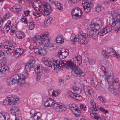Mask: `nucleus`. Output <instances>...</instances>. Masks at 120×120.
<instances>
[{
  "mask_svg": "<svg viewBox=\"0 0 120 120\" xmlns=\"http://www.w3.org/2000/svg\"><path fill=\"white\" fill-rule=\"evenodd\" d=\"M16 52L19 53L20 55L22 54L23 52V49H22L19 48L15 50Z\"/></svg>",
  "mask_w": 120,
  "mask_h": 120,
  "instance_id": "41",
  "label": "nucleus"
},
{
  "mask_svg": "<svg viewBox=\"0 0 120 120\" xmlns=\"http://www.w3.org/2000/svg\"><path fill=\"white\" fill-rule=\"evenodd\" d=\"M59 57L60 59H63L66 58L64 55L62 54V53H59Z\"/></svg>",
  "mask_w": 120,
  "mask_h": 120,
  "instance_id": "50",
  "label": "nucleus"
},
{
  "mask_svg": "<svg viewBox=\"0 0 120 120\" xmlns=\"http://www.w3.org/2000/svg\"><path fill=\"white\" fill-rule=\"evenodd\" d=\"M21 20L23 22V23H24L27 24L28 23V22L27 21V19L25 17L22 18Z\"/></svg>",
  "mask_w": 120,
  "mask_h": 120,
  "instance_id": "46",
  "label": "nucleus"
},
{
  "mask_svg": "<svg viewBox=\"0 0 120 120\" xmlns=\"http://www.w3.org/2000/svg\"><path fill=\"white\" fill-rule=\"evenodd\" d=\"M68 106L69 108L72 110H74L75 109H77V107L75 105L74 103L70 104Z\"/></svg>",
  "mask_w": 120,
  "mask_h": 120,
  "instance_id": "34",
  "label": "nucleus"
},
{
  "mask_svg": "<svg viewBox=\"0 0 120 120\" xmlns=\"http://www.w3.org/2000/svg\"><path fill=\"white\" fill-rule=\"evenodd\" d=\"M15 98L12 97H9V99H10V100H9V104L11 105H14L15 103L17 102L19 100V98L17 97L16 98H15Z\"/></svg>",
  "mask_w": 120,
  "mask_h": 120,
  "instance_id": "26",
  "label": "nucleus"
},
{
  "mask_svg": "<svg viewBox=\"0 0 120 120\" xmlns=\"http://www.w3.org/2000/svg\"><path fill=\"white\" fill-rule=\"evenodd\" d=\"M59 82L60 86L64 83V80L61 79H60L58 80Z\"/></svg>",
  "mask_w": 120,
  "mask_h": 120,
  "instance_id": "62",
  "label": "nucleus"
},
{
  "mask_svg": "<svg viewBox=\"0 0 120 120\" xmlns=\"http://www.w3.org/2000/svg\"><path fill=\"white\" fill-rule=\"evenodd\" d=\"M68 50L67 51L65 50L64 51V52H63V53H62V54L64 55L65 57H67L68 55Z\"/></svg>",
  "mask_w": 120,
  "mask_h": 120,
  "instance_id": "54",
  "label": "nucleus"
},
{
  "mask_svg": "<svg viewBox=\"0 0 120 120\" xmlns=\"http://www.w3.org/2000/svg\"><path fill=\"white\" fill-rule=\"evenodd\" d=\"M45 46L47 47L48 49L50 50H53L56 48V45L54 44L51 43L48 44V45H46Z\"/></svg>",
  "mask_w": 120,
  "mask_h": 120,
  "instance_id": "29",
  "label": "nucleus"
},
{
  "mask_svg": "<svg viewBox=\"0 0 120 120\" xmlns=\"http://www.w3.org/2000/svg\"><path fill=\"white\" fill-rule=\"evenodd\" d=\"M9 71L7 66L2 65V60H0V77L4 76Z\"/></svg>",
  "mask_w": 120,
  "mask_h": 120,
  "instance_id": "13",
  "label": "nucleus"
},
{
  "mask_svg": "<svg viewBox=\"0 0 120 120\" xmlns=\"http://www.w3.org/2000/svg\"><path fill=\"white\" fill-rule=\"evenodd\" d=\"M83 89L86 94L90 98H91L93 97V93L92 90L89 88L88 86H84V87Z\"/></svg>",
  "mask_w": 120,
  "mask_h": 120,
  "instance_id": "22",
  "label": "nucleus"
},
{
  "mask_svg": "<svg viewBox=\"0 0 120 120\" xmlns=\"http://www.w3.org/2000/svg\"><path fill=\"white\" fill-rule=\"evenodd\" d=\"M18 78V76L17 74L14 75L13 78L12 77L8 78L6 81L7 84L8 85L15 84L16 83L17 81L16 79Z\"/></svg>",
  "mask_w": 120,
  "mask_h": 120,
  "instance_id": "16",
  "label": "nucleus"
},
{
  "mask_svg": "<svg viewBox=\"0 0 120 120\" xmlns=\"http://www.w3.org/2000/svg\"><path fill=\"white\" fill-rule=\"evenodd\" d=\"M11 21L10 20H8L5 24V26L7 27H8L10 28L11 26Z\"/></svg>",
  "mask_w": 120,
  "mask_h": 120,
  "instance_id": "60",
  "label": "nucleus"
},
{
  "mask_svg": "<svg viewBox=\"0 0 120 120\" xmlns=\"http://www.w3.org/2000/svg\"><path fill=\"white\" fill-rule=\"evenodd\" d=\"M109 13L112 17L109 20L110 25L113 27L118 26L120 24V14L115 11H109Z\"/></svg>",
  "mask_w": 120,
  "mask_h": 120,
  "instance_id": "6",
  "label": "nucleus"
},
{
  "mask_svg": "<svg viewBox=\"0 0 120 120\" xmlns=\"http://www.w3.org/2000/svg\"><path fill=\"white\" fill-rule=\"evenodd\" d=\"M22 67V64L20 63H18L16 66L15 70L16 71H18Z\"/></svg>",
  "mask_w": 120,
  "mask_h": 120,
  "instance_id": "35",
  "label": "nucleus"
},
{
  "mask_svg": "<svg viewBox=\"0 0 120 120\" xmlns=\"http://www.w3.org/2000/svg\"><path fill=\"white\" fill-rule=\"evenodd\" d=\"M91 107L90 108H89V111L90 112L91 110L93 112H95V111H97L98 109L97 107L95 102H94V100L92 99L90 101Z\"/></svg>",
  "mask_w": 120,
  "mask_h": 120,
  "instance_id": "23",
  "label": "nucleus"
},
{
  "mask_svg": "<svg viewBox=\"0 0 120 120\" xmlns=\"http://www.w3.org/2000/svg\"><path fill=\"white\" fill-rule=\"evenodd\" d=\"M80 108L82 109L85 110H86V107L85 105L81 104L80 106Z\"/></svg>",
  "mask_w": 120,
  "mask_h": 120,
  "instance_id": "51",
  "label": "nucleus"
},
{
  "mask_svg": "<svg viewBox=\"0 0 120 120\" xmlns=\"http://www.w3.org/2000/svg\"><path fill=\"white\" fill-rule=\"evenodd\" d=\"M102 21L100 19L96 18L93 19L90 23V28L91 30L90 32V35L94 39H96L98 37V33H93L100 29L102 26Z\"/></svg>",
  "mask_w": 120,
  "mask_h": 120,
  "instance_id": "3",
  "label": "nucleus"
},
{
  "mask_svg": "<svg viewBox=\"0 0 120 120\" xmlns=\"http://www.w3.org/2000/svg\"><path fill=\"white\" fill-rule=\"evenodd\" d=\"M73 60H81L82 57L79 55H76L74 56L73 57Z\"/></svg>",
  "mask_w": 120,
  "mask_h": 120,
  "instance_id": "42",
  "label": "nucleus"
},
{
  "mask_svg": "<svg viewBox=\"0 0 120 120\" xmlns=\"http://www.w3.org/2000/svg\"><path fill=\"white\" fill-rule=\"evenodd\" d=\"M111 27L108 26L106 25L105 27L102 30H101L98 33V35L100 36L103 35L107 32H110L112 30Z\"/></svg>",
  "mask_w": 120,
  "mask_h": 120,
  "instance_id": "20",
  "label": "nucleus"
},
{
  "mask_svg": "<svg viewBox=\"0 0 120 120\" xmlns=\"http://www.w3.org/2000/svg\"><path fill=\"white\" fill-rule=\"evenodd\" d=\"M18 78L16 79V83L18 86H20L23 84L25 83V79L28 76V74L26 72H23L20 76L17 74Z\"/></svg>",
  "mask_w": 120,
  "mask_h": 120,
  "instance_id": "7",
  "label": "nucleus"
},
{
  "mask_svg": "<svg viewBox=\"0 0 120 120\" xmlns=\"http://www.w3.org/2000/svg\"><path fill=\"white\" fill-rule=\"evenodd\" d=\"M71 61L55 60V61H53V62L50 60H42V61L45 65H47L51 68L53 65L54 70L60 69L62 66H64L67 68L72 67L73 72V74L74 76L76 77L84 76L85 73L78 67H74L75 66L74 63Z\"/></svg>",
  "mask_w": 120,
  "mask_h": 120,
  "instance_id": "1",
  "label": "nucleus"
},
{
  "mask_svg": "<svg viewBox=\"0 0 120 120\" xmlns=\"http://www.w3.org/2000/svg\"><path fill=\"white\" fill-rule=\"evenodd\" d=\"M35 25L33 22H30L29 23V29L30 30H32L34 27Z\"/></svg>",
  "mask_w": 120,
  "mask_h": 120,
  "instance_id": "36",
  "label": "nucleus"
},
{
  "mask_svg": "<svg viewBox=\"0 0 120 120\" xmlns=\"http://www.w3.org/2000/svg\"><path fill=\"white\" fill-rule=\"evenodd\" d=\"M34 51L36 53L41 55H44L46 54V49L44 48L39 47L34 48Z\"/></svg>",
  "mask_w": 120,
  "mask_h": 120,
  "instance_id": "18",
  "label": "nucleus"
},
{
  "mask_svg": "<svg viewBox=\"0 0 120 120\" xmlns=\"http://www.w3.org/2000/svg\"><path fill=\"white\" fill-rule=\"evenodd\" d=\"M111 81L110 79H109V80L108 81H107L109 84L110 83V85L109 86V89L111 91L114 89V87H115L116 88H118L119 86V84L118 83V80L117 78H116L115 79Z\"/></svg>",
  "mask_w": 120,
  "mask_h": 120,
  "instance_id": "11",
  "label": "nucleus"
},
{
  "mask_svg": "<svg viewBox=\"0 0 120 120\" xmlns=\"http://www.w3.org/2000/svg\"><path fill=\"white\" fill-rule=\"evenodd\" d=\"M101 6L99 5L97 6L96 8V11L98 12L101 11Z\"/></svg>",
  "mask_w": 120,
  "mask_h": 120,
  "instance_id": "55",
  "label": "nucleus"
},
{
  "mask_svg": "<svg viewBox=\"0 0 120 120\" xmlns=\"http://www.w3.org/2000/svg\"><path fill=\"white\" fill-rule=\"evenodd\" d=\"M102 54H103V56L105 57V58L108 59L109 57V56L108 55L106 52V51L103 50L102 52Z\"/></svg>",
  "mask_w": 120,
  "mask_h": 120,
  "instance_id": "47",
  "label": "nucleus"
},
{
  "mask_svg": "<svg viewBox=\"0 0 120 120\" xmlns=\"http://www.w3.org/2000/svg\"><path fill=\"white\" fill-rule=\"evenodd\" d=\"M82 12L78 7L72 9L71 14L73 19H76L80 17L82 15Z\"/></svg>",
  "mask_w": 120,
  "mask_h": 120,
  "instance_id": "9",
  "label": "nucleus"
},
{
  "mask_svg": "<svg viewBox=\"0 0 120 120\" xmlns=\"http://www.w3.org/2000/svg\"><path fill=\"white\" fill-rule=\"evenodd\" d=\"M26 0L35 9V10L33 11V14L36 17L41 16V14H42L44 15H48L52 11V8L49 4H44L43 6L39 5L38 8V7H36L35 4H34L33 0Z\"/></svg>",
  "mask_w": 120,
  "mask_h": 120,
  "instance_id": "2",
  "label": "nucleus"
},
{
  "mask_svg": "<svg viewBox=\"0 0 120 120\" xmlns=\"http://www.w3.org/2000/svg\"><path fill=\"white\" fill-rule=\"evenodd\" d=\"M4 46V48L8 49L6 51L8 54H10L12 53L14 50V46L10 42H6Z\"/></svg>",
  "mask_w": 120,
  "mask_h": 120,
  "instance_id": "15",
  "label": "nucleus"
},
{
  "mask_svg": "<svg viewBox=\"0 0 120 120\" xmlns=\"http://www.w3.org/2000/svg\"><path fill=\"white\" fill-rule=\"evenodd\" d=\"M38 43L37 42V41H36V42L33 41L31 44L30 46H33V47L34 48L37 45V43Z\"/></svg>",
  "mask_w": 120,
  "mask_h": 120,
  "instance_id": "52",
  "label": "nucleus"
},
{
  "mask_svg": "<svg viewBox=\"0 0 120 120\" xmlns=\"http://www.w3.org/2000/svg\"><path fill=\"white\" fill-rule=\"evenodd\" d=\"M50 24L48 22H46V20L44 22V26L46 27L49 26L50 25Z\"/></svg>",
  "mask_w": 120,
  "mask_h": 120,
  "instance_id": "57",
  "label": "nucleus"
},
{
  "mask_svg": "<svg viewBox=\"0 0 120 120\" xmlns=\"http://www.w3.org/2000/svg\"><path fill=\"white\" fill-rule=\"evenodd\" d=\"M9 29V27L5 26L3 29V31L4 33H6L8 32Z\"/></svg>",
  "mask_w": 120,
  "mask_h": 120,
  "instance_id": "40",
  "label": "nucleus"
},
{
  "mask_svg": "<svg viewBox=\"0 0 120 120\" xmlns=\"http://www.w3.org/2000/svg\"><path fill=\"white\" fill-rule=\"evenodd\" d=\"M36 68H34L35 72L37 75L36 80L39 81L42 75V72L44 69V67L41 65L38 64L36 67Z\"/></svg>",
  "mask_w": 120,
  "mask_h": 120,
  "instance_id": "10",
  "label": "nucleus"
},
{
  "mask_svg": "<svg viewBox=\"0 0 120 120\" xmlns=\"http://www.w3.org/2000/svg\"><path fill=\"white\" fill-rule=\"evenodd\" d=\"M64 39L61 36H57L56 39V42L59 44H62L64 42Z\"/></svg>",
  "mask_w": 120,
  "mask_h": 120,
  "instance_id": "28",
  "label": "nucleus"
},
{
  "mask_svg": "<svg viewBox=\"0 0 120 120\" xmlns=\"http://www.w3.org/2000/svg\"><path fill=\"white\" fill-rule=\"evenodd\" d=\"M91 4V3L87 2L86 1L83 0L82 1V4L85 12L88 13L90 11V5Z\"/></svg>",
  "mask_w": 120,
  "mask_h": 120,
  "instance_id": "19",
  "label": "nucleus"
},
{
  "mask_svg": "<svg viewBox=\"0 0 120 120\" xmlns=\"http://www.w3.org/2000/svg\"><path fill=\"white\" fill-rule=\"evenodd\" d=\"M30 118L34 120H41L42 114L39 112H36L34 110H31L30 112Z\"/></svg>",
  "mask_w": 120,
  "mask_h": 120,
  "instance_id": "12",
  "label": "nucleus"
},
{
  "mask_svg": "<svg viewBox=\"0 0 120 120\" xmlns=\"http://www.w3.org/2000/svg\"><path fill=\"white\" fill-rule=\"evenodd\" d=\"M68 95L75 100H76L78 101H81L82 99V96L77 94L73 93L71 91H69L68 92Z\"/></svg>",
  "mask_w": 120,
  "mask_h": 120,
  "instance_id": "17",
  "label": "nucleus"
},
{
  "mask_svg": "<svg viewBox=\"0 0 120 120\" xmlns=\"http://www.w3.org/2000/svg\"><path fill=\"white\" fill-rule=\"evenodd\" d=\"M48 35V33L47 32L41 34L40 37V39L38 40L39 41H38V43L40 44L48 45L49 41V39L47 37Z\"/></svg>",
  "mask_w": 120,
  "mask_h": 120,
  "instance_id": "8",
  "label": "nucleus"
},
{
  "mask_svg": "<svg viewBox=\"0 0 120 120\" xmlns=\"http://www.w3.org/2000/svg\"><path fill=\"white\" fill-rule=\"evenodd\" d=\"M111 92L114 95H117V91L115 89H114L112 90Z\"/></svg>",
  "mask_w": 120,
  "mask_h": 120,
  "instance_id": "64",
  "label": "nucleus"
},
{
  "mask_svg": "<svg viewBox=\"0 0 120 120\" xmlns=\"http://www.w3.org/2000/svg\"><path fill=\"white\" fill-rule=\"evenodd\" d=\"M50 24L48 22H46V20L44 22V26L46 27L49 26L50 25Z\"/></svg>",
  "mask_w": 120,
  "mask_h": 120,
  "instance_id": "58",
  "label": "nucleus"
},
{
  "mask_svg": "<svg viewBox=\"0 0 120 120\" xmlns=\"http://www.w3.org/2000/svg\"><path fill=\"white\" fill-rule=\"evenodd\" d=\"M35 60H30L29 62L27 63L25 66V68L27 72H29L34 66L35 64Z\"/></svg>",
  "mask_w": 120,
  "mask_h": 120,
  "instance_id": "21",
  "label": "nucleus"
},
{
  "mask_svg": "<svg viewBox=\"0 0 120 120\" xmlns=\"http://www.w3.org/2000/svg\"><path fill=\"white\" fill-rule=\"evenodd\" d=\"M101 68L104 71V75L105 76V80L107 81H109V79L111 80V81L113 80L114 79V76L112 72H111L110 73H107L106 71L105 68L104 66H102Z\"/></svg>",
  "mask_w": 120,
  "mask_h": 120,
  "instance_id": "14",
  "label": "nucleus"
},
{
  "mask_svg": "<svg viewBox=\"0 0 120 120\" xmlns=\"http://www.w3.org/2000/svg\"><path fill=\"white\" fill-rule=\"evenodd\" d=\"M9 100H10V99H9V97H7L5 99L3 100L4 104L5 105H7L8 104H9Z\"/></svg>",
  "mask_w": 120,
  "mask_h": 120,
  "instance_id": "38",
  "label": "nucleus"
},
{
  "mask_svg": "<svg viewBox=\"0 0 120 120\" xmlns=\"http://www.w3.org/2000/svg\"><path fill=\"white\" fill-rule=\"evenodd\" d=\"M52 17L49 16L46 19V22H49L50 24L52 22Z\"/></svg>",
  "mask_w": 120,
  "mask_h": 120,
  "instance_id": "48",
  "label": "nucleus"
},
{
  "mask_svg": "<svg viewBox=\"0 0 120 120\" xmlns=\"http://www.w3.org/2000/svg\"><path fill=\"white\" fill-rule=\"evenodd\" d=\"M16 34L17 38L19 39H22L24 37V34L21 31H17L16 32Z\"/></svg>",
  "mask_w": 120,
  "mask_h": 120,
  "instance_id": "30",
  "label": "nucleus"
},
{
  "mask_svg": "<svg viewBox=\"0 0 120 120\" xmlns=\"http://www.w3.org/2000/svg\"><path fill=\"white\" fill-rule=\"evenodd\" d=\"M54 100L52 99L49 98L44 103L45 107H52L57 112L64 111L66 110V107L58 103H54Z\"/></svg>",
  "mask_w": 120,
  "mask_h": 120,
  "instance_id": "5",
  "label": "nucleus"
},
{
  "mask_svg": "<svg viewBox=\"0 0 120 120\" xmlns=\"http://www.w3.org/2000/svg\"><path fill=\"white\" fill-rule=\"evenodd\" d=\"M17 28L16 26H12L10 29V30L13 33L15 32L17 30Z\"/></svg>",
  "mask_w": 120,
  "mask_h": 120,
  "instance_id": "43",
  "label": "nucleus"
},
{
  "mask_svg": "<svg viewBox=\"0 0 120 120\" xmlns=\"http://www.w3.org/2000/svg\"><path fill=\"white\" fill-rule=\"evenodd\" d=\"M61 92V90L60 89H57L53 91L49 90L48 91L49 94L53 97L57 96Z\"/></svg>",
  "mask_w": 120,
  "mask_h": 120,
  "instance_id": "24",
  "label": "nucleus"
},
{
  "mask_svg": "<svg viewBox=\"0 0 120 120\" xmlns=\"http://www.w3.org/2000/svg\"><path fill=\"white\" fill-rule=\"evenodd\" d=\"M113 56L118 59H120V55L118 54L116 52L114 55Z\"/></svg>",
  "mask_w": 120,
  "mask_h": 120,
  "instance_id": "49",
  "label": "nucleus"
},
{
  "mask_svg": "<svg viewBox=\"0 0 120 120\" xmlns=\"http://www.w3.org/2000/svg\"><path fill=\"white\" fill-rule=\"evenodd\" d=\"M4 18H5L6 19H7L9 16V12H7L4 15Z\"/></svg>",
  "mask_w": 120,
  "mask_h": 120,
  "instance_id": "61",
  "label": "nucleus"
},
{
  "mask_svg": "<svg viewBox=\"0 0 120 120\" xmlns=\"http://www.w3.org/2000/svg\"><path fill=\"white\" fill-rule=\"evenodd\" d=\"M82 60H75V64L78 65L81 64L82 63Z\"/></svg>",
  "mask_w": 120,
  "mask_h": 120,
  "instance_id": "63",
  "label": "nucleus"
},
{
  "mask_svg": "<svg viewBox=\"0 0 120 120\" xmlns=\"http://www.w3.org/2000/svg\"><path fill=\"white\" fill-rule=\"evenodd\" d=\"M19 53L15 51L14 53V56L15 58L18 57L19 55H21Z\"/></svg>",
  "mask_w": 120,
  "mask_h": 120,
  "instance_id": "53",
  "label": "nucleus"
},
{
  "mask_svg": "<svg viewBox=\"0 0 120 120\" xmlns=\"http://www.w3.org/2000/svg\"><path fill=\"white\" fill-rule=\"evenodd\" d=\"M116 51L112 48H109L107 51V52L111 56H113Z\"/></svg>",
  "mask_w": 120,
  "mask_h": 120,
  "instance_id": "32",
  "label": "nucleus"
},
{
  "mask_svg": "<svg viewBox=\"0 0 120 120\" xmlns=\"http://www.w3.org/2000/svg\"><path fill=\"white\" fill-rule=\"evenodd\" d=\"M98 98L99 100L102 102L104 103H105V99L102 97L101 96H99Z\"/></svg>",
  "mask_w": 120,
  "mask_h": 120,
  "instance_id": "56",
  "label": "nucleus"
},
{
  "mask_svg": "<svg viewBox=\"0 0 120 120\" xmlns=\"http://www.w3.org/2000/svg\"><path fill=\"white\" fill-rule=\"evenodd\" d=\"M9 116L8 114L0 113V120H9Z\"/></svg>",
  "mask_w": 120,
  "mask_h": 120,
  "instance_id": "27",
  "label": "nucleus"
},
{
  "mask_svg": "<svg viewBox=\"0 0 120 120\" xmlns=\"http://www.w3.org/2000/svg\"><path fill=\"white\" fill-rule=\"evenodd\" d=\"M77 109H75L74 110L75 111L74 112V113L76 116H78L80 115V111L79 110V109L77 107Z\"/></svg>",
  "mask_w": 120,
  "mask_h": 120,
  "instance_id": "39",
  "label": "nucleus"
},
{
  "mask_svg": "<svg viewBox=\"0 0 120 120\" xmlns=\"http://www.w3.org/2000/svg\"><path fill=\"white\" fill-rule=\"evenodd\" d=\"M73 90L74 91H79L78 93H81V91L82 89L78 87H77L76 86H74L73 88Z\"/></svg>",
  "mask_w": 120,
  "mask_h": 120,
  "instance_id": "37",
  "label": "nucleus"
},
{
  "mask_svg": "<svg viewBox=\"0 0 120 120\" xmlns=\"http://www.w3.org/2000/svg\"><path fill=\"white\" fill-rule=\"evenodd\" d=\"M57 5L56 6V8L60 10H61L63 8L61 6L59 2H57Z\"/></svg>",
  "mask_w": 120,
  "mask_h": 120,
  "instance_id": "45",
  "label": "nucleus"
},
{
  "mask_svg": "<svg viewBox=\"0 0 120 120\" xmlns=\"http://www.w3.org/2000/svg\"><path fill=\"white\" fill-rule=\"evenodd\" d=\"M100 109L101 111L104 112L105 113H107L108 112V111L107 110H105L102 107H100Z\"/></svg>",
  "mask_w": 120,
  "mask_h": 120,
  "instance_id": "59",
  "label": "nucleus"
},
{
  "mask_svg": "<svg viewBox=\"0 0 120 120\" xmlns=\"http://www.w3.org/2000/svg\"><path fill=\"white\" fill-rule=\"evenodd\" d=\"M39 38V37L38 36H36L34 37L33 38L32 40L33 41H34L36 42V41H37V42L38 43V41H39L38 40L40 39V38Z\"/></svg>",
  "mask_w": 120,
  "mask_h": 120,
  "instance_id": "44",
  "label": "nucleus"
},
{
  "mask_svg": "<svg viewBox=\"0 0 120 120\" xmlns=\"http://www.w3.org/2000/svg\"><path fill=\"white\" fill-rule=\"evenodd\" d=\"M90 36L87 33H84L78 35L72 34L70 37V39L74 44L76 42L82 45L87 44L90 39Z\"/></svg>",
  "mask_w": 120,
  "mask_h": 120,
  "instance_id": "4",
  "label": "nucleus"
},
{
  "mask_svg": "<svg viewBox=\"0 0 120 120\" xmlns=\"http://www.w3.org/2000/svg\"><path fill=\"white\" fill-rule=\"evenodd\" d=\"M10 111L11 114L16 116L18 115V112L19 111V109L16 106H13L11 108Z\"/></svg>",
  "mask_w": 120,
  "mask_h": 120,
  "instance_id": "25",
  "label": "nucleus"
},
{
  "mask_svg": "<svg viewBox=\"0 0 120 120\" xmlns=\"http://www.w3.org/2000/svg\"><path fill=\"white\" fill-rule=\"evenodd\" d=\"M20 5H17L13 7L10 9V11L12 12H17L19 11L20 9L19 8Z\"/></svg>",
  "mask_w": 120,
  "mask_h": 120,
  "instance_id": "31",
  "label": "nucleus"
},
{
  "mask_svg": "<svg viewBox=\"0 0 120 120\" xmlns=\"http://www.w3.org/2000/svg\"><path fill=\"white\" fill-rule=\"evenodd\" d=\"M96 111H95L94 112L92 111L91 112V111H90L89 112L90 113V115L92 116H93L94 118L96 119L97 120H98L100 118L98 117V115L97 114H96L95 113L97 112Z\"/></svg>",
  "mask_w": 120,
  "mask_h": 120,
  "instance_id": "33",
  "label": "nucleus"
}]
</instances>
